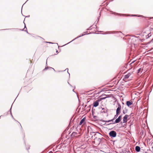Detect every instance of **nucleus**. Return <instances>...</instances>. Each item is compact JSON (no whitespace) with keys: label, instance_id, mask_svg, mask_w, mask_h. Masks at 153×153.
Returning a JSON list of instances; mask_svg holds the SVG:
<instances>
[{"label":"nucleus","instance_id":"1","mask_svg":"<svg viewBox=\"0 0 153 153\" xmlns=\"http://www.w3.org/2000/svg\"><path fill=\"white\" fill-rule=\"evenodd\" d=\"M96 136L99 137L98 139V140L99 142V144L100 143V142L102 140V139H103V137H102L101 138H100L102 137V135L99 132H96V133L94 134V136Z\"/></svg>","mask_w":153,"mask_h":153},{"label":"nucleus","instance_id":"2","mask_svg":"<svg viewBox=\"0 0 153 153\" xmlns=\"http://www.w3.org/2000/svg\"><path fill=\"white\" fill-rule=\"evenodd\" d=\"M109 135L111 137H115L116 136L117 133L115 131H112L109 133Z\"/></svg>","mask_w":153,"mask_h":153},{"label":"nucleus","instance_id":"3","mask_svg":"<svg viewBox=\"0 0 153 153\" xmlns=\"http://www.w3.org/2000/svg\"><path fill=\"white\" fill-rule=\"evenodd\" d=\"M121 117L122 115H120L116 119L114 122H113V123H111L109 124L119 123L121 120Z\"/></svg>","mask_w":153,"mask_h":153},{"label":"nucleus","instance_id":"4","mask_svg":"<svg viewBox=\"0 0 153 153\" xmlns=\"http://www.w3.org/2000/svg\"><path fill=\"white\" fill-rule=\"evenodd\" d=\"M117 105L118 107L116 109V113H117V114H119L120 113V110L121 109V106L120 105L119 103H118Z\"/></svg>","mask_w":153,"mask_h":153},{"label":"nucleus","instance_id":"5","mask_svg":"<svg viewBox=\"0 0 153 153\" xmlns=\"http://www.w3.org/2000/svg\"><path fill=\"white\" fill-rule=\"evenodd\" d=\"M129 117V115L127 114H126L124 117L123 120V123H125L127 122V119L128 117Z\"/></svg>","mask_w":153,"mask_h":153},{"label":"nucleus","instance_id":"6","mask_svg":"<svg viewBox=\"0 0 153 153\" xmlns=\"http://www.w3.org/2000/svg\"><path fill=\"white\" fill-rule=\"evenodd\" d=\"M101 97H102L100 99V101L104 100L108 97L105 94L102 95Z\"/></svg>","mask_w":153,"mask_h":153},{"label":"nucleus","instance_id":"7","mask_svg":"<svg viewBox=\"0 0 153 153\" xmlns=\"http://www.w3.org/2000/svg\"><path fill=\"white\" fill-rule=\"evenodd\" d=\"M99 101V100H97L95 102L93 103V106L94 107H96L97 106L99 105L98 102Z\"/></svg>","mask_w":153,"mask_h":153},{"label":"nucleus","instance_id":"8","mask_svg":"<svg viewBox=\"0 0 153 153\" xmlns=\"http://www.w3.org/2000/svg\"><path fill=\"white\" fill-rule=\"evenodd\" d=\"M85 117H84L79 122V125H81L84 122H85Z\"/></svg>","mask_w":153,"mask_h":153},{"label":"nucleus","instance_id":"9","mask_svg":"<svg viewBox=\"0 0 153 153\" xmlns=\"http://www.w3.org/2000/svg\"><path fill=\"white\" fill-rule=\"evenodd\" d=\"M107 110L106 108H103L101 111V112L102 113H107Z\"/></svg>","mask_w":153,"mask_h":153},{"label":"nucleus","instance_id":"10","mask_svg":"<svg viewBox=\"0 0 153 153\" xmlns=\"http://www.w3.org/2000/svg\"><path fill=\"white\" fill-rule=\"evenodd\" d=\"M133 103V102L130 101H127L126 102V104L128 106L131 105Z\"/></svg>","mask_w":153,"mask_h":153},{"label":"nucleus","instance_id":"11","mask_svg":"<svg viewBox=\"0 0 153 153\" xmlns=\"http://www.w3.org/2000/svg\"><path fill=\"white\" fill-rule=\"evenodd\" d=\"M135 150L137 152H138L140 151V147L138 146H137L135 147Z\"/></svg>","mask_w":153,"mask_h":153},{"label":"nucleus","instance_id":"12","mask_svg":"<svg viewBox=\"0 0 153 153\" xmlns=\"http://www.w3.org/2000/svg\"><path fill=\"white\" fill-rule=\"evenodd\" d=\"M52 69L54 71H55L54 69V68H52L51 67H49L47 66V67H46L43 70V71H44L45 70H47L48 69Z\"/></svg>","mask_w":153,"mask_h":153},{"label":"nucleus","instance_id":"13","mask_svg":"<svg viewBox=\"0 0 153 153\" xmlns=\"http://www.w3.org/2000/svg\"><path fill=\"white\" fill-rule=\"evenodd\" d=\"M77 135V133L75 132H73L71 135L72 136H73V137H75V136H76V135Z\"/></svg>","mask_w":153,"mask_h":153},{"label":"nucleus","instance_id":"14","mask_svg":"<svg viewBox=\"0 0 153 153\" xmlns=\"http://www.w3.org/2000/svg\"><path fill=\"white\" fill-rule=\"evenodd\" d=\"M45 42L46 43H50V44H54L56 45V46H58V47H59V46H58V43H53L50 42Z\"/></svg>","mask_w":153,"mask_h":153},{"label":"nucleus","instance_id":"15","mask_svg":"<svg viewBox=\"0 0 153 153\" xmlns=\"http://www.w3.org/2000/svg\"><path fill=\"white\" fill-rule=\"evenodd\" d=\"M130 75V74L129 73L128 74H127L125 75L124 78L125 79H127L129 77Z\"/></svg>","mask_w":153,"mask_h":153},{"label":"nucleus","instance_id":"16","mask_svg":"<svg viewBox=\"0 0 153 153\" xmlns=\"http://www.w3.org/2000/svg\"><path fill=\"white\" fill-rule=\"evenodd\" d=\"M113 120H113L112 119L111 120H106V121L103 120V121H102L105 122L106 123H107V122H112V121L113 122H114Z\"/></svg>","mask_w":153,"mask_h":153},{"label":"nucleus","instance_id":"17","mask_svg":"<svg viewBox=\"0 0 153 153\" xmlns=\"http://www.w3.org/2000/svg\"><path fill=\"white\" fill-rule=\"evenodd\" d=\"M119 115V114H117L116 113V114L115 115L113 119V120H114L115 119H116L117 117Z\"/></svg>","mask_w":153,"mask_h":153},{"label":"nucleus","instance_id":"18","mask_svg":"<svg viewBox=\"0 0 153 153\" xmlns=\"http://www.w3.org/2000/svg\"><path fill=\"white\" fill-rule=\"evenodd\" d=\"M141 70V68H139L137 71V73H139L140 72Z\"/></svg>","mask_w":153,"mask_h":153},{"label":"nucleus","instance_id":"19","mask_svg":"<svg viewBox=\"0 0 153 153\" xmlns=\"http://www.w3.org/2000/svg\"><path fill=\"white\" fill-rule=\"evenodd\" d=\"M75 39H74L73 40H72L71 41H70V42H68V43H67V44H65V45H64L63 46H64V45H67V44H68L69 43H70V42H72L73 41H74V40Z\"/></svg>","mask_w":153,"mask_h":153},{"label":"nucleus","instance_id":"20","mask_svg":"<svg viewBox=\"0 0 153 153\" xmlns=\"http://www.w3.org/2000/svg\"><path fill=\"white\" fill-rule=\"evenodd\" d=\"M127 112V111H125L124 110L123 111V113L124 114H126Z\"/></svg>","mask_w":153,"mask_h":153},{"label":"nucleus","instance_id":"21","mask_svg":"<svg viewBox=\"0 0 153 153\" xmlns=\"http://www.w3.org/2000/svg\"><path fill=\"white\" fill-rule=\"evenodd\" d=\"M11 108H10V113L11 115V116H12V117L13 118V116H12V115L11 112Z\"/></svg>","mask_w":153,"mask_h":153},{"label":"nucleus","instance_id":"22","mask_svg":"<svg viewBox=\"0 0 153 153\" xmlns=\"http://www.w3.org/2000/svg\"><path fill=\"white\" fill-rule=\"evenodd\" d=\"M151 36V34H149L148 35V37L147 38H148L149 37Z\"/></svg>","mask_w":153,"mask_h":153},{"label":"nucleus","instance_id":"23","mask_svg":"<svg viewBox=\"0 0 153 153\" xmlns=\"http://www.w3.org/2000/svg\"><path fill=\"white\" fill-rule=\"evenodd\" d=\"M152 42H153V39H152L151 41H150V42H149V43H150Z\"/></svg>","mask_w":153,"mask_h":153},{"label":"nucleus","instance_id":"24","mask_svg":"<svg viewBox=\"0 0 153 153\" xmlns=\"http://www.w3.org/2000/svg\"><path fill=\"white\" fill-rule=\"evenodd\" d=\"M140 40H141V42H143V40H144V39H140Z\"/></svg>","mask_w":153,"mask_h":153},{"label":"nucleus","instance_id":"25","mask_svg":"<svg viewBox=\"0 0 153 153\" xmlns=\"http://www.w3.org/2000/svg\"><path fill=\"white\" fill-rule=\"evenodd\" d=\"M68 70V68H67L65 69V70ZM68 73L69 74V75H70V74L68 72Z\"/></svg>","mask_w":153,"mask_h":153},{"label":"nucleus","instance_id":"26","mask_svg":"<svg viewBox=\"0 0 153 153\" xmlns=\"http://www.w3.org/2000/svg\"><path fill=\"white\" fill-rule=\"evenodd\" d=\"M75 87H74V89L73 90V91L74 92H75V91H74V89H75Z\"/></svg>","mask_w":153,"mask_h":153},{"label":"nucleus","instance_id":"27","mask_svg":"<svg viewBox=\"0 0 153 153\" xmlns=\"http://www.w3.org/2000/svg\"><path fill=\"white\" fill-rule=\"evenodd\" d=\"M27 30V28H26V29H25L24 28V31H26V30Z\"/></svg>","mask_w":153,"mask_h":153},{"label":"nucleus","instance_id":"28","mask_svg":"<svg viewBox=\"0 0 153 153\" xmlns=\"http://www.w3.org/2000/svg\"><path fill=\"white\" fill-rule=\"evenodd\" d=\"M68 83L70 85V86H71V85L68 82Z\"/></svg>","mask_w":153,"mask_h":153},{"label":"nucleus","instance_id":"29","mask_svg":"<svg viewBox=\"0 0 153 153\" xmlns=\"http://www.w3.org/2000/svg\"><path fill=\"white\" fill-rule=\"evenodd\" d=\"M19 123V124H20V126L22 127V126H21V125L20 124V123Z\"/></svg>","mask_w":153,"mask_h":153},{"label":"nucleus","instance_id":"30","mask_svg":"<svg viewBox=\"0 0 153 153\" xmlns=\"http://www.w3.org/2000/svg\"><path fill=\"white\" fill-rule=\"evenodd\" d=\"M56 52H58V51H57V50H56Z\"/></svg>","mask_w":153,"mask_h":153},{"label":"nucleus","instance_id":"31","mask_svg":"<svg viewBox=\"0 0 153 153\" xmlns=\"http://www.w3.org/2000/svg\"><path fill=\"white\" fill-rule=\"evenodd\" d=\"M134 61H133V62H132V63H134Z\"/></svg>","mask_w":153,"mask_h":153},{"label":"nucleus","instance_id":"32","mask_svg":"<svg viewBox=\"0 0 153 153\" xmlns=\"http://www.w3.org/2000/svg\"><path fill=\"white\" fill-rule=\"evenodd\" d=\"M46 64L47 65V61L46 62Z\"/></svg>","mask_w":153,"mask_h":153},{"label":"nucleus","instance_id":"33","mask_svg":"<svg viewBox=\"0 0 153 153\" xmlns=\"http://www.w3.org/2000/svg\"><path fill=\"white\" fill-rule=\"evenodd\" d=\"M133 36H131L130 37H132Z\"/></svg>","mask_w":153,"mask_h":153},{"label":"nucleus","instance_id":"34","mask_svg":"<svg viewBox=\"0 0 153 153\" xmlns=\"http://www.w3.org/2000/svg\"><path fill=\"white\" fill-rule=\"evenodd\" d=\"M96 138H97V137H96V138H95V139H96Z\"/></svg>","mask_w":153,"mask_h":153}]
</instances>
